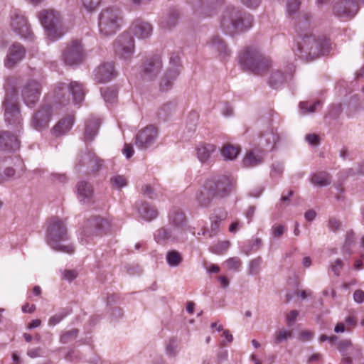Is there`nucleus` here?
Instances as JSON below:
<instances>
[{"label": "nucleus", "mask_w": 364, "mask_h": 364, "mask_svg": "<svg viewBox=\"0 0 364 364\" xmlns=\"http://www.w3.org/2000/svg\"><path fill=\"white\" fill-rule=\"evenodd\" d=\"M210 45L214 50L219 53L221 58H225L230 56V50L220 37H214L210 42Z\"/></svg>", "instance_id": "nucleus-34"}, {"label": "nucleus", "mask_w": 364, "mask_h": 364, "mask_svg": "<svg viewBox=\"0 0 364 364\" xmlns=\"http://www.w3.org/2000/svg\"><path fill=\"white\" fill-rule=\"evenodd\" d=\"M77 335L78 330L77 328H73L61 335L60 342L63 343H68L70 341L75 340Z\"/></svg>", "instance_id": "nucleus-50"}, {"label": "nucleus", "mask_w": 364, "mask_h": 364, "mask_svg": "<svg viewBox=\"0 0 364 364\" xmlns=\"http://www.w3.org/2000/svg\"><path fill=\"white\" fill-rule=\"evenodd\" d=\"M55 102L61 105L70 104L71 100L75 105H80L85 98V91L82 84L77 81L69 85L59 82L54 89Z\"/></svg>", "instance_id": "nucleus-5"}, {"label": "nucleus", "mask_w": 364, "mask_h": 364, "mask_svg": "<svg viewBox=\"0 0 364 364\" xmlns=\"http://www.w3.org/2000/svg\"><path fill=\"white\" fill-rule=\"evenodd\" d=\"M47 38L50 41H56L61 38L68 31L64 24H43Z\"/></svg>", "instance_id": "nucleus-24"}, {"label": "nucleus", "mask_w": 364, "mask_h": 364, "mask_svg": "<svg viewBox=\"0 0 364 364\" xmlns=\"http://www.w3.org/2000/svg\"><path fill=\"white\" fill-rule=\"evenodd\" d=\"M110 183L112 186H114L117 189H120L127 185V179L124 176L117 175L110 178Z\"/></svg>", "instance_id": "nucleus-49"}, {"label": "nucleus", "mask_w": 364, "mask_h": 364, "mask_svg": "<svg viewBox=\"0 0 364 364\" xmlns=\"http://www.w3.org/2000/svg\"><path fill=\"white\" fill-rule=\"evenodd\" d=\"M151 24H132L129 31L138 38H146L152 33Z\"/></svg>", "instance_id": "nucleus-31"}, {"label": "nucleus", "mask_w": 364, "mask_h": 364, "mask_svg": "<svg viewBox=\"0 0 364 364\" xmlns=\"http://www.w3.org/2000/svg\"><path fill=\"white\" fill-rule=\"evenodd\" d=\"M320 105V102H316L312 105H309L307 102H302L299 104L300 109L302 110L303 114L314 112L318 105Z\"/></svg>", "instance_id": "nucleus-52"}, {"label": "nucleus", "mask_w": 364, "mask_h": 364, "mask_svg": "<svg viewBox=\"0 0 364 364\" xmlns=\"http://www.w3.org/2000/svg\"><path fill=\"white\" fill-rule=\"evenodd\" d=\"M37 16L40 23H60L65 20L61 13L54 9H43Z\"/></svg>", "instance_id": "nucleus-23"}, {"label": "nucleus", "mask_w": 364, "mask_h": 364, "mask_svg": "<svg viewBox=\"0 0 364 364\" xmlns=\"http://www.w3.org/2000/svg\"><path fill=\"white\" fill-rule=\"evenodd\" d=\"M162 66L161 55H153L144 61L141 72L144 77L153 80L161 72Z\"/></svg>", "instance_id": "nucleus-13"}, {"label": "nucleus", "mask_w": 364, "mask_h": 364, "mask_svg": "<svg viewBox=\"0 0 364 364\" xmlns=\"http://www.w3.org/2000/svg\"><path fill=\"white\" fill-rule=\"evenodd\" d=\"M167 16L168 17V23H174L178 20H185L187 14L182 9L174 7L168 10Z\"/></svg>", "instance_id": "nucleus-39"}, {"label": "nucleus", "mask_w": 364, "mask_h": 364, "mask_svg": "<svg viewBox=\"0 0 364 364\" xmlns=\"http://www.w3.org/2000/svg\"><path fill=\"white\" fill-rule=\"evenodd\" d=\"M100 23H117L122 20V12L117 6L107 7L100 14Z\"/></svg>", "instance_id": "nucleus-22"}, {"label": "nucleus", "mask_w": 364, "mask_h": 364, "mask_svg": "<svg viewBox=\"0 0 364 364\" xmlns=\"http://www.w3.org/2000/svg\"><path fill=\"white\" fill-rule=\"evenodd\" d=\"M115 76L116 73L112 63H103L95 71V80L99 83L109 82Z\"/></svg>", "instance_id": "nucleus-18"}, {"label": "nucleus", "mask_w": 364, "mask_h": 364, "mask_svg": "<svg viewBox=\"0 0 364 364\" xmlns=\"http://www.w3.org/2000/svg\"><path fill=\"white\" fill-rule=\"evenodd\" d=\"M166 260L170 266L177 267L182 262V257L178 252L171 250L167 253Z\"/></svg>", "instance_id": "nucleus-43"}, {"label": "nucleus", "mask_w": 364, "mask_h": 364, "mask_svg": "<svg viewBox=\"0 0 364 364\" xmlns=\"http://www.w3.org/2000/svg\"><path fill=\"white\" fill-rule=\"evenodd\" d=\"M100 34L105 37L114 35L119 29V24H98Z\"/></svg>", "instance_id": "nucleus-41"}, {"label": "nucleus", "mask_w": 364, "mask_h": 364, "mask_svg": "<svg viewBox=\"0 0 364 364\" xmlns=\"http://www.w3.org/2000/svg\"><path fill=\"white\" fill-rule=\"evenodd\" d=\"M113 46L115 54L124 60H130L135 51L134 40L129 32H124L118 36Z\"/></svg>", "instance_id": "nucleus-7"}, {"label": "nucleus", "mask_w": 364, "mask_h": 364, "mask_svg": "<svg viewBox=\"0 0 364 364\" xmlns=\"http://www.w3.org/2000/svg\"><path fill=\"white\" fill-rule=\"evenodd\" d=\"M101 1L102 0H82V4L87 11H92L100 6Z\"/></svg>", "instance_id": "nucleus-53"}, {"label": "nucleus", "mask_w": 364, "mask_h": 364, "mask_svg": "<svg viewBox=\"0 0 364 364\" xmlns=\"http://www.w3.org/2000/svg\"><path fill=\"white\" fill-rule=\"evenodd\" d=\"M234 181L230 177L222 175L207 180L203 190L197 195V200L201 206L210 205L213 198H223L230 195Z\"/></svg>", "instance_id": "nucleus-2"}, {"label": "nucleus", "mask_w": 364, "mask_h": 364, "mask_svg": "<svg viewBox=\"0 0 364 364\" xmlns=\"http://www.w3.org/2000/svg\"><path fill=\"white\" fill-rule=\"evenodd\" d=\"M284 232V226L282 225H274L272 228V233L274 237H280Z\"/></svg>", "instance_id": "nucleus-60"}, {"label": "nucleus", "mask_w": 364, "mask_h": 364, "mask_svg": "<svg viewBox=\"0 0 364 364\" xmlns=\"http://www.w3.org/2000/svg\"><path fill=\"white\" fill-rule=\"evenodd\" d=\"M239 152V147L230 144L225 145L221 150L222 156L225 158V159L228 160L235 159L238 155Z\"/></svg>", "instance_id": "nucleus-40"}, {"label": "nucleus", "mask_w": 364, "mask_h": 364, "mask_svg": "<svg viewBox=\"0 0 364 364\" xmlns=\"http://www.w3.org/2000/svg\"><path fill=\"white\" fill-rule=\"evenodd\" d=\"M251 24H223V31L230 36H235L250 30Z\"/></svg>", "instance_id": "nucleus-32"}, {"label": "nucleus", "mask_w": 364, "mask_h": 364, "mask_svg": "<svg viewBox=\"0 0 364 364\" xmlns=\"http://www.w3.org/2000/svg\"><path fill=\"white\" fill-rule=\"evenodd\" d=\"M26 50L19 43H14L9 48L7 54L5 65L8 68H14L25 56Z\"/></svg>", "instance_id": "nucleus-17"}, {"label": "nucleus", "mask_w": 364, "mask_h": 364, "mask_svg": "<svg viewBox=\"0 0 364 364\" xmlns=\"http://www.w3.org/2000/svg\"><path fill=\"white\" fill-rule=\"evenodd\" d=\"M102 95L105 100L109 103H113L117 97V90L111 87H107L102 90Z\"/></svg>", "instance_id": "nucleus-47"}, {"label": "nucleus", "mask_w": 364, "mask_h": 364, "mask_svg": "<svg viewBox=\"0 0 364 364\" xmlns=\"http://www.w3.org/2000/svg\"><path fill=\"white\" fill-rule=\"evenodd\" d=\"M196 151L197 157L201 163H208L216 152V146L213 144L201 143L196 147Z\"/></svg>", "instance_id": "nucleus-21"}, {"label": "nucleus", "mask_w": 364, "mask_h": 364, "mask_svg": "<svg viewBox=\"0 0 364 364\" xmlns=\"http://www.w3.org/2000/svg\"><path fill=\"white\" fill-rule=\"evenodd\" d=\"M252 16L240 8L228 6L222 13L220 23H252Z\"/></svg>", "instance_id": "nucleus-9"}, {"label": "nucleus", "mask_w": 364, "mask_h": 364, "mask_svg": "<svg viewBox=\"0 0 364 364\" xmlns=\"http://www.w3.org/2000/svg\"><path fill=\"white\" fill-rule=\"evenodd\" d=\"M306 140L311 145L317 146L320 142L319 136L315 134H309L306 136Z\"/></svg>", "instance_id": "nucleus-61"}, {"label": "nucleus", "mask_w": 364, "mask_h": 364, "mask_svg": "<svg viewBox=\"0 0 364 364\" xmlns=\"http://www.w3.org/2000/svg\"><path fill=\"white\" fill-rule=\"evenodd\" d=\"M286 80L285 76L283 73L279 70H272L269 76L268 83L273 88H278Z\"/></svg>", "instance_id": "nucleus-37"}, {"label": "nucleus", "mask_w": 364, "mask_h": 364, "mask_svg": "<svg viewBox=\"0 0 364 364\" xmlns=\"http://www.w3.org/2000/svg\"><path fill=\"white\" fill-rule=\"evenodd\" d=\"M70 314L68 309H62L60 311L52 316L48 321L49 326H55Z\"/></svg>", "instance_id": "nucleus-45"}, {"label": "nucleus", "mask_w": 364, "mask_h": 364, "mask_svg": "<svg viewBox=\"0 0 364 364\" xmlns=\"http://www.w3.org/2000/svg\"><path fill=\"white\" fill-rule=\"evenodd\" d=\"M16 26L14 29L23 38H27L31 36L32 31L29 24H16Z\"/></svg>", "instance_id": "nucleus-48"}, {"label": "nucleus", "mask_w": 364, "mask_h": 364, "mask_svg": "<svg viewBox=\"0 0 364 364\" xmlns=\"http://www.w3.org/2000/svg\"><path fill=\"white\" fill-rule=\"evenodd\" d=\"M359 10V6L357 2L353 0H346L337 3L334 8V14L341 18H346L350 20L354 17Z\"/></svg>", "instance_id": "nucleus-15"}, {"label": "nucleus", "mask_w": 364, "mask_h": 364, "mask_svg": "<svg viewBox=\"0 0 364 364\" xmlns=\"http://www.w3.org/2000/svg\"><path fill=\"white\" fill-rule=\"evenodd\" d=\"M343 266V262L341 259H336L334 262L331 264V269L336 277L340 275Z\"/></svg>", "instance_id": "nucleus-56"}, {"label": "nucleus", "mask_w": 364, "mask_h": 364, "mask_svg": "<svg viewBox=\"0 0 364 364\" xmlns=\"http://www.w3.org/2000/svg\"><path fill=\"white\" fill-rule=\"evenodd\" d=\"M181 66L178 53H171L169 58V67L159 82V89L161 91H168L172 87L173 81L177 78L181 72Z\"/></svg>", "instance_id": "nucleus-6"}, {"label": "nucleus", "mask_w": 364, "mask_h": 364, "mask_svg": "<svg viewBox=\"0 0 364 364\" xmlns=\"http://www.w3.org/2000/svg\"><path fill=\"white\" fill-rule=\"evenodd\" d=\"M168 221L173 227L182 228L186 223V218L183 211L173 210L169 214Z\"/></svg>", "instance_id": "nucleus-33"}, {"label": "nucleus", "mask_w": 364, "mask_h": 364, "mask_svg": "<svg viewBox=\"0 0 364 364\" xmlns=\"http://www.w3.org/2000/svg\"><path fill=\"white\" fill-rule=\"evenodd\" d=\"M100 122L96 119H90L85 122L83 139L86 143L92 141L97 134Z\"/></svg>", "instance_id": "nucleus-26"}, {"label": "nucleus", "mask_w": 364, "mask_h": 364, "mask_svg": "<svg viewBox=\"0 0 364 364\" xmlns=\"http://www.w3.org/2000/svg\"><path fill=\"white\" fill-rule=\"evenodd\" d=\"M341 226V223L340 220L336 219V218H331L329 219L328 222V227L329 229L333 232H336L340 229Z\"/></svg>", "instance_id": "nucleus-58"}, {"label": "nucleus", "mask_w": 364, "mask_h": 364, "mask_svg": "<svg viewBox=\"0 0 364 364\" xmlns=\"http://www.w3.org/2000/svg\"><path fill=\"white\" fill-rule=\"evenodd\" d=\"M74 116L69 115L60 119L51 129V134L54 137H60L66 134L74 124Z\"/></svg>", "instance_id": "nucleus-20"}, {"label": "nucleus", "mask_w": 364, "mask_h": 364, "mask_svg": "<svg viewBox=\"0 0 364 364\" xmlns=\"http://www.w3.org/2000/svg\"><path fill=\"white\" fill-rule=\"evenodd\" d=\"M41 92V85L36 80L29 81L23 87L21 96L27 106L32 107L39 99Z\"/></svg>", "instance_id": "nucleus-14"}, {"label": "nucleus", "mask_w": 364, "mask_h": 364, "mask_svg": "<svg viewBox=\"0 0 364 364\" xmlns=\"http://www.w3.org/2000/svg\"><path fill=\"white\" fill-rule=\"evenodd\" d=\"M158 134L157 128L153 125H149L139 131L135 137V144L141 149H147L155 143Z\"/></svg>", "instance_id": "nucleus-10"}, {"label": "nucleus", "mask_w": 364, "mask_h": 364, "mask_svg": "<svg viewBox=\"0 0 364 364\" xmlns=\"http://www.w3.org/2000/svg\"><path fill=\"white\" fill-rule=\"evenodd\" d=\"M330 40L325 36H316L311 33L301 35L294 50L296 55L306 60H313L328 53L331 49Z\"/></svg>", "instance_id": "nucleus-1"}, {"label": "nucleus", "mask_w": 364, "mask_h": 364, "mask_svg": "<svg viewBox=\"0 0 364 364\" xmlns=\"http://www.w3.org/2000/svg\"><path fill=\"white\" fill-rule=\"evenodd\" d=\"M300 0H287L286 6L287 14L291 16L294 15L299 9Z\"/></svg>", "instance_id": "nucleus-46"}, {"label": "nucleus", "mask_w": 364, "mask_h": 364, "mask_svg": "<svg viewBox=\"0 0 364 364\" xmlns=\"http://www.w3.org/2000/svg\"><path fill=\"white\" fill-rule=\"evenodd\" d=\"M172 237V232L171 229L166 228H161L156 230L154 234V239L158 242H163Z\"/></svg>", "instance_id": "nucleus-42"}, {"label": "nucleus", "mask_w": 364, "mask_h": 364, "mask_svg": "<svg viewBox=\"0 0 364 364\" xmlns=\"http://www.w3.org/2000/svg\"><path fill=\"white\" fill-rule=\"evenodd\" d=\"M227 218L228 213L223 209L216 210L210 215V228L205 230L208 233L209 237L215 236L219 232L221 222L224 221Z\"/></svg>", "instance_id": "nucleus-19"}, {"label": "nucleus", "mask_w": 364, "mask_h": 364, "mask_svg": "<svg viewBox=\"0 0 364 364\" xmlns=\"http://www.w3.org/2000/svg\"><path fill=\"white\" fill-rule=\"evenodd\" d=\"M263 160L262 152L250 150L246 152L242 163L244 167L251 168L261 164Z\"/></svg>", "instance_id": "nucleus-27"}, {"label": "nucleus", "mask_w": 364, "mask_h": 364, "mask_svg": "<svg viewBox=\"0 0 364 364\" xmlns=\"http://www.w3.org/2000/svg\"><path fill=\"white\" fill-rule=\"evenodd\" d=\"M11 23H26L27 17L19 10L15 9L11 14Z\"/></svg>", "instance_id": "nucleus-51"}, {"label": "nucleus", "mask_w": 364, "mask_h": 364, "mask_svg": "<svg viewBox=\"0 0 364 364\" xmlns=\"http://www.w3.org/2000/svg\"><path fill=\"white\" fill-rule=\"evenodd\" d=\"M225 0H203L201 5L194 11V15L200 20L212 18L218 14V9Z\"/></svg>", "instance_id": "nucleus-12"}, {"label": "nucleus", "mask_w": 364, "mask_h": 364, "mask_svg": "<svg viewBox=\"0 0 364 364\" xmlns=\"http://www.w3.org/2000/svg\"><path fill=\"white\" fill-rule=\"evenodd\" d=\"M139 213L142 218L151 221L157 218L159 212L156 208L146 202H143L139 208Z\"/></svg>", "instance_id": "nucleus-30"}, {"label": "nucleus", "mask_w": 364, "mask_h": 364, "mask_svg": "<svg viewBox=\"0 0 364 364\" xmlns=\"http://www.w3.org/2000/svg\"><path fill=\"white\" fill-rule=\"evenodd\" d=\"M226 264L229 269L237 271L241 266V261L238 257H232L228 259Z\"/></svg>", "instance_id": "nucleus-55"}, {"label": "nucleus", "mask_w": 364, "mask_h": 364, "mask_svg": "<svg viewBox=\"0 0 364 364\" xmlns=\"http://www.w3.org/2000/svg\"><path fill=\"white\" fill-rule=\"evenodd\" d=\"M52 110L50 106H43L33 114L31 124L37 129L42 130L48 126L51 119Z\"/></svg>", "instance_id": "nucleus-16"}, {"label": "nucleus", "mask_w": 364, "mask_h": 364, "mask_svg": "<svg viewBox=\"0 0 364 364\" xmlns=\"http://www.w3.org/2000/svg\"><path fill=\"white\" fill-rule=\"evenodd\" d=\"M292 332L286 329H279L275 332L274 343L276 344L281 343L282 342L291 338Z\"/></svg>", "instance_id": "nucleus-44"}, {"label": "nucleus", "mask_w": 364, "mask_h": 364, "mask_svg": "<svg viewBox=\"0 0 364 364\" xmlns=\"http://www.w3.org/2000/svg\"><path fill=\"white\" fill-rule=\"evenodd\" d=\"M77 273L75 270H65L63 272V278L68 281H73L77 277Z\"/></svg>", "instance_id": "nucleus-63"}, {"label": "nucleus", "mask_w": 364, "mask_h": 364, "mask_svg": "<svg viewBox=\"0 0 364 364\" xmlns=\"http://www.w3.org/2000/svg\"><path fill=\"white\" fill-rule=\"evenodd\" d=\"M141 193L144 196L149 197L150 199L155 198L154 188L149 185H144L141 188Z\"/></svg>", "instance_id": "nucleus-57"}, {"label": "nucleus", "mask_w": 364, "mask_h": 364, "mask_svg": "<svg viewBox=\"0 0 364 364\" xmlns=\"http://www.w3.org/2000/svg\"><path fill=\"white\" fill-rule=\"evenodd\" d=\"M353 299L358 304L364 302V291L360 289L356 290L353 294Z\"/></svg>", "instance_id": "nucleus-64"}, {"label": "nucleus", "mask_w": 364, "mask_h": 364, "mask_svg": "<svg viewBox=\"0 0 364 364\" xmlns=\"http://www.w3.org/2000/svg\"><path fill=\"white\" fill-rule=\"evenodd\" d=\"M81 161L82 166L87 165L92 171L98 170V168L102 165V161L94 154H89L84 156L81 159Z\"/></svg>", "instance_id": "nucleus-35"}, {"label": "nucleus", "mask_w": 364, "mask_h": 364, "mask_svg": "<svg viewBox=\"0 0 364 364\" xmlns=\"http://www.w3.org/2000/svg\"><path fill=\"white\" fill-rule=\"evenodd\" d=\"M83 58V48L79 40H73L67 45L63 53V60L68 65H77Z\"/></svg>", "instance_id": "nucleus-8"}, {"label": "nucleus", "mask_w": 364, "mask_h": 364, "mask_svg": "<svg viewBox=\"0 0 364 364\" xmlns=\"http://www.w3.org/2000/svg\"><path fill=\"white\" fill-rule=\"evenodd\" d=\"M6 122L13 128L18 129L22 125V118L18 105L7 97L4 102Z\"/></svg>", "instance_id": "nucleus-11"}, {"label": "nucleus", "mask_w": 364, "mask_h": 364, "mask_svg": "<svg viewBox=\"0 0 364 364\" xmlns=\"http://www.w3.org/2000/svg\"><path fill=\"white\" fill-rule=\"evenodd\" d=\"M68 239L67 227L61 219L53 217L48 220L46 240L48 245L56 251L72 254L74 247L71 245H62L61 242Z\"/></svg>", "instance_id": "nucleus-3"}, {"label": "nucleus", "mask_w": 364, "mask_h": 364, "mask_svg": "<svg viewBox=\"0 0 364 364\" xmlns=\"http://www.w3.org/2000/svg\"><path fill=\"white\" fill-rule=\"evenodd\" d=\"M105 220L99 216H95L87 222L85 232L91 233L92 235H100L102 233Z\"/></svg>", "instance_id": "nucleus-28"}, {"label": "nucleus", "mask_w": 364, "mask_h": 364, "mask_svg": "<svg viewBox=\"0 0 364 364\" xmlns=\"http://www.w3.org/2000/svg\"><path fill=\"white\" fill-rule=\"evenodd\" d=\"M77 196L80 201L89 202L93 196V188L90 183L80 181L77 183Z\"/></svg>", "instance_id": "nucleus-29"}, {"label": "nucleus", "mask_w": 364, "mask_h": 364, "mask_svg": "<svg viewBox=\"0 0 364 364\" xmlns=\"http://www.w3.org/2000/svg\"><path fill=\"white\" fill-rule=\"evenodd\" d=\"M242 4H243L247 7L250 9L257 8L261 2V0H240Z\"/></svg>", "instance_id": "nucleus-62"}, {"label": "nucleus", "mask_w": 364, "mask_h": 364, "mask_svg": "<svg viewBox=\"0 0 364 364\" xmlns=\"http://www.w3.org/2000/svg\"><path fill=\"white\" fill-rule=\"evenodd\" d=\"M262 140H264V142H261L267 148L272 149L276 144V143L279 141V136L274 133L273 131H267L264 132L262 136Z\"/></svg>", "instance_id": "nucleus-38"}, {"label": "nucleus", "mask_w": 364, "mask_h": 364, "mask_svg": "<svg viewBox=\"0 0 364 364\" xmlns=\"http://www.w3.org/2000/svg\"><path fill=\"white\" fill-rule=\"evenodd\" d=\"M350 348H353V343L350 340H343L337 343L338 350L344 355H346L347 350Z\"/></svg>", "instance_id": "nucleus-54"}, {"label": "nucleus", "mask_w": 364, "mask_h": 364, "mask_svg": "<svg viewBox=\"0 0 364 364\" xmlns=\"http://www.w3.org/2000/svg\"><path fill=\"white\" fill-rule=\"evenodd\" d=\"M311 182L318 186H326L331 182V177L326 171L315 173L311 178Z\"/></svg>", "instance_id": "nucleus-36"}, {"label": "nucleus", "mask_w": 364, "mask_h": 364, "mask_svg": "<svg viewBox=\"0 0 364 364\" xmlns=\"http://www.w3.org/2000/svg\"><path fill=\"white\" fill-rule=\"evenodd\" d=\"M19 141L16 136L10 134L9 132H4L0 134V149L2 150H15L18 149Z\"/></svg>", "instance_id": "nucleus-25"}, {"label": "nucleus", "mask_w": 364, "mask_h": 364, "mask_svg": "<svg viewBox=\"0 0 364 364\" xmlns=\"http://www.w3.org/2000/svg\"><path fill=\"white\" fill-rule=\"evenodd\" d=\"M166 351L170 355H176V339L171 338L166 347Z\"/></svg>", "instance_id": "nucleus-59"}, {"label": "nucleus", "mask_w": 364, "mask_h": 364, "mask_svg": "<svg viewBox=\"0 0 364 364\" xmlns=\"http://www.w3.org/2000/svg\"><path fill=\"white\" fill-rule=\"evenodd\" d=\"M239 62L243 70L257 75H264L272 65L271 60L253 47H246L241 51Z\"/></svg>", "instance_id": "nucleus-4"}]
</instances>
